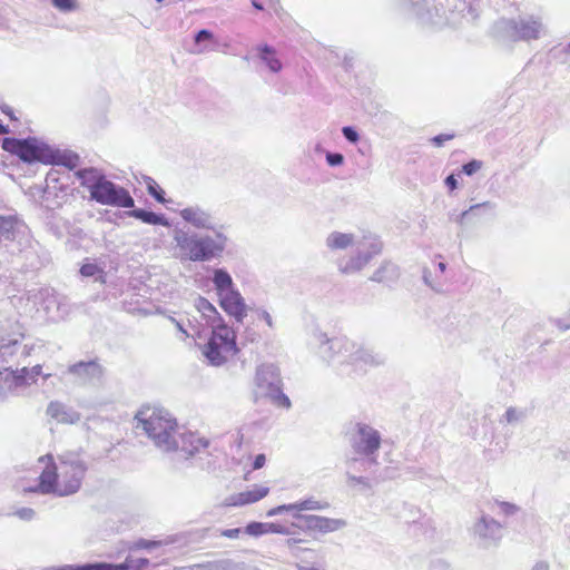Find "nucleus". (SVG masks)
<instances>
[{"label":"nucleus","instance_id":"obj_1","mask_svg":"<svg viewBox=\"0 0 570 570\" xmlns=\"http://www.w3.org/2000/svg\"><path fill=\"white\" fill-rule=\"evenodd\" d=\"M316 508V502L312 500L277 505L269 509L267 511V515L273 517L283 512H291L292 520L289 522H250L246 525L245 532L253 537H259L268 533L287 535V544L292 547L307 541L296 537L299 533L308 534L315 539L317 534L335 532L345 525V522L341 519L301 513V511Z\"/></svg>","mask_w":570,"mask_h":570},{"label":"nucleus","instance_id":"obj_2","mask_svg":"<svg viewBox=\"0 0 570 570\" xmlns=\"http://www.w3.org/2000/svg\"><path fill=\"white\" fill-rule=\"evenodd\" d=\"M43 469L33 483H29L30 470L20 476L21 488L24 492L42 494H57L60 497L76 493L82 483L87 466L83 462L72 458H60L55 462L51 454L39 458Z\"/></svg>","mask_w":570,"mask_h":570},{"label":"nucleus","instance_id":"obj_3","mask_svg":"<svg viewBox=\"0 0 570 570\" xmlns=\"http://www.w3.org/2000/svg\"><path fill=\"white\" fill-rule=\"evenodd\" d=\"M76 175L81 179V185L89 190L91 199L97 203L121 208L134 207L135 202L129 191L115 185L96 169H81Z\"/></svg>","mask_w":570,"mask_h":570},{"label":"nucleus","instance_id":"obj_4","mask_svg":"<svg viewBox=\"0 0 570 570\" xmlns=\"http://www.w3.org/2000/svg\"><path fill=\"white\" fill-rule=\"evenodd\" d=\"M135 419L155 444L164 450L177 435V421L165 409L145 405L137 412Z\"/></svg>","mask_w":570,"mask_h":570},{"label":"nucleus","instance_id":"obj_5","mask_svg":"<svg viewBox=\"0 0 570 570\" xmlns=\"http://www.w3.org/2000/svg\"><path fill=\"white\" fill-rule=\"evenodd\" d=\"M238 352L236 333L232 327L225 324L213 327L208 342L203 348L205 357L210 364L216 366L233 360Z\"/></svg>","mask_w":570,"mask_h":570},{"label":"nucleus","instance_id":"obj_6","mask_svg":"<svg viewBox=\"0 0 570 570\" xmlns=\"http://www.w3.org/2000/svg\"><path fill=\"white\" fill-rule=\"evenodd\" d=\"M2 149L18 156L24 163L39 161L42 164H50L55 161L52 158V151L40 146L32 139H17V138H4L2 140Z\"/></svg>","mask_w":570,"mask_h":570},{"label":"nucleus","instance_id":"obj_7","mask_svg":"<svg viewBox=\"0 0 570 570\" xmlns=\"http://www.w3.org/2000/svg\"><path fill=\"white\" fill-rule=\"evenodd\" d=\"M175 240L183 254L190 261H207L220 252V247L210 237L199 238L178 232L175 235Z\"/></svg>","mask_w":570,"mask_h":570},{"label":"nucleus","instance_id":"obj_8","mask_svg":"<svg viewBox=\"0 0 570 570\" xmlns=\"http://www.w3.org/2000/svg\"><path fill=\"white\" fill-rule=\"evenodd\" d=\"M41 372V365L22 367L19 370H11L8 367L2 368L0 370V390L6 392H16L20 389L36 384Z\"/></svg>","mask_w":570,"mask_h":570},{"label":"nucleus","instance_id":"obj_9","mask_svg":"<svg viewBox=\"0 0 570 570\" xmlns=\"http://www.w3.org/2000/svg\"><path fill=\"white\" fill-rule=\"evenodd\" d=\"M357 433L360 441L354 443L357 453L370 455L380 449L381 438L376 430L365 424H357Z\"/></svg>","mask_w":570,"mask_h":570},{"label":"nucleus","instance_id":"obj_10","mask_svg":"<svg viewBox=\"0 0 570 570\" xmlns=\"http://www.w3.org/2000/svg\"><path fill=\"white\" fill-rule=\"evenodd\" d=\"M203 441L193 433H181L173 438L166 451H179L186 456H191L204 448Z\"/></svg>","mask_w":570,"mask_h":570},{"label":"nucleus","instance_id":"obj_11","mask_svg":"<svg viewBox=\"0 0 570 570\" xmlns=\"http://www.w3.org/2000/svg\"><path fill=\"white\" fill-rule=\"evenodd\" d=\"M219 304L222 308L237 320L246 315V305L240 294L234 289L227 291L219 295Z\"/></svg>","mask_w":570,"mask_h":570},{"label":"nucleus","instance_id":"obj_12","mask_svg":"<svg viewBox=\"0 0 570 570\" xmlns=\"http://www.w3.org/2000/svg\"><path fill=\"white\" fill-rule=\"evenodd\" d=\"M47 415L58 423L72 424L79 420L76 412L69 411L58 401L50 402L47 407Z\"/></svg>","mask_w":570,"mask_h":570},{"label":"nucleus","instance_id":"obj_13","mask_svg":"<svg viewBox=\"0 0 570 570\" xmlns=\"http://www.w3.org/2000/svg\"><path fill=\"white\" fill-rule=\"evenodd\" d=\"M268 492L269 489L266 487H256L253 490L244 491L232 497L230 505H246L255 503L265 498L268 494Z\"/></svg>","mask_w":570,"mask_h":570},{"label":"nucleus","instance_id":"obj_14","mask_svg":"<svg viewBox=\"0 0 570 570\" xmlns=\"http://www.w3.org/2000/svg\"><path fill=\"white\" fill-rule=\"evenodd\" d=\"M129 216L135 217L142 223L150 225H161L168 227L170 224L166 217L163 215H158L154 212H148L144 209H134L129 213Z\"/></svg>","mask_w":570,"mask_h":570},{"label":"nucleus","instance_id":"obj_15","mask_svg":"<svg viewBox=\"0 0 570 570\" xmlns=\"http://www.w3.org/2000/svg\"><path fill=\"white\" fill-rule=\"evenodd\" d=\"M180 216L184 220L193 224L196 227H207L208 226V216L206 213L199 210L198 208H184L180 212Z\"/></svg>","mask_w":570,"mask_h":570},{"label":"nucleus","instance_id":"obj_16","mask_svg":"<svg viewBox=\"0 0 570 570\" xmlns=\"http://www.w3.org/2000/svg\"><path fill=\"white\" fill-rule=\"evenodd\" d=\"M326 243L331 249H344L353 244V235L344 233H333L328 236Z\"/></svg>","mask_w":570,"mask_h":570},{"label":"nucleus","instance_id":"obj_17","mask_svg":"<svg viewBox=\"0 0 570 570\" xmlns=\"http://www.w3.org/2000/svg\"><path fill=\"white\" fill-rule=\"evenodd\" d=\"M259 52L261 58L266 62L271 71L278 72L282 70V62L276 57V52L274 49H272L268 46H263L262 48H259Z\"/></svg>","mask_w":570,"mask_h":570},{"label":"nucleus","instance_id":"obj_18","mask_svg":"<svg viewBox=\"0 0 570 570\" xmlns=\"http://www.w3.org/2000/svg\"><path fill=\"white\" fill-rule=\"evenodd\" d=\"M214 284L217 289L218 296L222 293L233 289V281L229 274L223 269H218L214 275Z\"/></svg>","mask_w":570,"mask_h":570},{"label":"nucleus","instance_id":"obj_19","mask_svg":"<svg viewBox=\"0 0 570 570\" xmlns=\"http://www.w3.org/2000/svg\"><path fill=\"white\" fill-rule=\"evenodd\" d=\"M370 261L368 255H356L350 258L344 265H341L340 269L342 273H353L362 269Z\"/></svg>","mask_w":570,"mask_h":570},{"label":"nucleus","instance_id":"obj_20","mask_svg":"<svg viewBox=\"0 0 570 570\" xmlns=\"http://www.w3.org/2000/svg\"><path fill=\"white\" fill-rule=\"evenodd\" d=\"M145 184L148 193L160 204H165L167 200L165 198L164 189L157 184V181L151 177H145Z\"/></svg>","mask_w":570,"mask_h":570},{"label":"nucleus","instance_id":"obj_21","mask_svg":"<svg viewBox=\"0 0 570 570\" xmlns=\"http://www.w3.org/2000/svg\"><path fill=\"white\" fill-rule=\"evenodd\" d=\"M99 370V364L96 361L78 362L69 367V371L75 374H81L82 372L89 373Z\"/></svg>","mask_w":570,"mask_h":570},{"label":"nucleus","instance_id":"obj_22","mask_svg":"<svg viewBox=\"0 0 570 570\" xmlns=\"http://www.w3.org/2000/svg\"><path fill=\"white\" fill-rule=\"evenodd\" d=\"M540 23L537 21H530L522 23L521 26V35L525 39H535L540 33Z\"/></svg>","mask_w":570,"mask_h":570},{"label":"nucleus","instance_id":"obj_23","mask_svg":"<svg viewBox=\"0 0 570 570\" xmlns=\"http://www.w3.org/2000/svg\"><path fill=\"white\" fill-rule=\"evenodd\" d=\"M52 158L55 161L50 163L49 165H63L69 169H73L78 165L77 156L57 155L52 151Z\"/></svg>","mask_w":570,"mask_h":570},{"label":"nucleus","instance_id":"obj_24","mask_svg":"<svg viewBox=\"0 0 570 570\" xmlns=\"http://www.w3.org/2000/svg\"><path fill=\"white\" fill-rule=\"evenodd\" d=\"M476 532L481 535V537H488V533H487V530L488 529H491L492 532H498L500 533L501 531V524L494 520H491L489 522L485 521V519H482L478 524H476Z\"/></svg>","mask_w":570,"mask_h":570},{"label":"nucleus","instance_id":"obj_25","mask_svg":"<svg viewBox=\"0 0 570 570\" xmlns=\"http://www.w3.org/2000/svg\"><path fill=\"white\" fill-rule=\"evenodd\" d=\"M129 567L126 563L110 564V563H97L82 568V570H128Z\"/></svg>","mask_w":570,"mask_h":570},{"label":"nucleus","instance_id":"obj_26","mask_svg":"<svg viewBox=\"0 0 570 570\" xmlns=\"http://www.w3.org/2000/svg\"><path fill=\"white\" fill-rule=\"evenodd\" d=\"M100 273H102V269L95 263H85L80 267V274L85 277H91Z\"/></svg>","mask_w":570,"mask_h":570},{"label":"nucleus","instance_id":"obj_27","mask_svg":"<svg viewBox=\"0 0 570 570\" xmlns=\"http://www.w3.org/2000/svg\"><path fill=\"white\" fill-rule=\"evenodd\" d=\"M52 4L60 11L68 12L77 8L76 0H51Z\"/></svg>","mask_w":570,"mask_h":570},{"label":"nucleus","instance_id":"obj_28","mask_svg":"<svg viewBox=\"0 0 570 570\" xmlns=\"http://www.w3.org/2000/svg\"><path fill=\"white\" fill-rule=\"evenodd\" d=\"M197 307L206 316H210V314L217 315L216 308L205 298H199Z\"/></svg>","mask_w":570,"mask_h":570},{"label":"nucleus","instance_id":"obj_29","mask_svg":"<svg viewBox=\"0 0 570 570\" xmlns=\"http://www.w3.org/2000/svg\"><path fill=\"white\" fill-rule=\"evenodd\" d=\"M481 167H482V161L471 160V161L466 163L465 165H463L462 171L465 175L471 176V175L475 174L478 170H480Z\"/></svg>","mask_w":570,"mask_h":570},{"label":"nucleus","instance_id":"obj_30","mask_svg":"<svg viewBox=\"0 0 570 570\" xmlns=\"http://www.w3.org/2000/svg\"><path fill=\"white\" fill-rule=\"evenodd\" d=\"M454 138L453 134H441L431 139L434 146L441 147L445 141H449Z\"/></svg>","mask_w":570,"mask_h":570},{"label":"nucleus","instance_id":"obj_31","mask_svg":"<svg viewBox=\"0 0 570 570\" xmlns=\"http://www.w3.org/2000/svg\"><path fill=\"white\" fill-rule=\"evenodd\" d=\"M343 135L347 140H350L352 142H356L358 140L357 132L351 127H344Z\"/></svg>","mask_w":570,"mask_h":570},{"label":"nucleus","instance_id":"obj_32","mask_svg":"<svg viewBox=\"0 0 570 570\" xmlns=\"http://www.w3.org/2000/svg\"><path fill=\"white\" fill-rule=\"evenodd\" d=\"M343 156L341 154H327L326 160L331 166H337L343 163Z\"/></svg>","mask_w":570,"mask_h":570},{"label":"nucleus","instance_id":"obj_33","mask_svg":"<svg viewBox=\"0 0 570 570\" xmlns=\"http://www.w3.org/2000/svg\"><path fill=\"white\" fill-rule=\"evenodd\" d=\"M266 463L265 454H257L253 461V470L262 469Z\"/></svg>","mask_w":570,"mask_h":570},{"label":"nucleus","instance_id":"obj_34","mask_svg":"<svg viewBox=\"0 0 570 570\" xmlns=\"http://www.w3.org/2000/svg\"><path fill=\"white\" fill-rule=\"evenodd\" d=\"M13 228V222L9 218L0 217V232L1 230H11Z\"/></svg>","mask_w":570,"mask_h":570},{"label":"nucleus","instance_id":"obj_35","mask_svg":"<svg viewBox=\"0 0 570 570\" xmlns=\"http://www.w3.org/2000/svg\"><path fill=\"white\" fill-rule=\"evenodd\" d=\"M213 38V35L212 32H209L208 30H200L197 35H196V42H200L203 40H210Z\"/></svg>","mask_w":570,"mask_h":570},{"label":"nucleus","instance_id":"obj_36","mask_svg":"<svg viewBox=\"0 0 570 570\" xmlns=\"http://www.w3.org/2000/svg\"><path fill=\"white\" fill-rule=\"evenodd\" d=\"M240 533V529L238 528H235V529H227V530H224L222 532V535L223 537H226V538H230V539H234V538H237Z\"/></svg>","mask_w":570,"mask_h":570},{"label":"nucleus","instance_id":"obj_37","mask_svg":"<svg viewBox=\"0 0 570 570\" xmlns=\"http://www.w3.org/2000/svg\"><path fill=\"white\" fill-rule=\"evenodd\" d=\"M500 507L503 510V512H505L508 514L514 513L518 510L514 504H511L509 502H502V503H500Z\"/></svg>","mask_w":570,"mask_h":570},{"label":"nucleus","instance_id":"obj_38","mask_svg":"<svg viewBox=\"0 0 570 570\" xmlns=\"http://www.w3.org/2000/svg\"><path fill=\"white\" fill-rule=\"evenodd\" d=\"M445 184L450 188V190H454L458 186V181H456L454 175L448 176L445 179Z\"/></svg>","mask_w":570,"mask_h":570},{"label":"nucleus","instance_id":"obj_39","mask_svg":"<svg viewBox=\"0 0 570 570\" xmlns=\"http://www.w3.org/2000/svg\"><path fill=\"white\" fill-rule=\"evenodd\" d=\"M2 111L8 115L10 117V119H14V116H13V111L9 108V107H6V108H2Z\"/></svg>","mask_w":570,"mask_h":570},{"label":"nucleus","instance_id":"obj_40","mask_svg":"<svg viewBox=\"0 0 570 570\" xmlns=\"http://www.w3.org/2000/svg\"><path fill=\"white\" fill-rule=\"evenodd\" d=\"M298 569L299 570H322L317 567H309V566H304V564L298 566Z\"/></svg>","mask_w":570,"mask_h":570},{"label":"nucleus","instance_id":"obj_41","mask_svg":"<svg viewBox=\"0 0 570 570\" xmlns=\"http://www.w3.org/2000/svg\"><path fill=\"white\" fill-rule=\"evenodd\" d=\"M281 403H282V405H284V406H286V407H288V406L291 405L288 397H287V396H285V395H283V396L281 397Z\"/></svg>","mask_w":570,"mask_h":570},{"label":"nucleus","instance_id":"obj_42","mask_svg":"<svg viewBox=\"0 0 570 570\" xmlns=\"http://www.w3.org/2000/svg\"><path fill=\"white\" fill-rule=\"evenodd\" d=\"M253 7L256 8L257 10H262L263 9V6L261 3H258L257 1H253L252 2Z\"/></svg>","mask_w":570,"mask_h":570},{"label":"nucleus","instance_id":"obj_43","mask_svg":"<svg viewBox=\"0 0 570 570\" xmlns=\"http://www.w3.org/2000/svg\"><path fill=\"white\" fill-rule=\"evenodd\" d=\"M8 128L0 124V135L8 134Z\"/></svg>","mask_w":570,"mask_h":570},{"label":"nucleus","instance_id":"obj_44","mask_svg":"<svg viewBox=\"0 0 570 570\" xmlns=\"http://www.w3.org/2000/svg\"><path fill=\"white\" fill-rule=\"evenodd\" d=\"M147 564H148V560L147 559H140L139 563H138V567H144V566H147Z\"/></svg>","mask_w":570,"mask_h":570},{"label":"nucleus","instance_id":"obj_45","mask_svg":"<svg viewBox=\"0 0 570 570\" xmlns=\"http://www.w3.org/2000/svg\"><path fill=\"white\" fill-rule=\"evenodd\" d=\"M532 570H548V568L546 566L538 564Z\"/></svg>","mask_w":570,"mask_h":570},{"label":"nucleus","instance_id":"obj_46","mask_svg":"<svg viewBox=\"0 0 570 570\" xmlns=\"http://www.w3.org/2000/svg\"><path fill=\"white\" fill-rule=\"evenodd\" d=\"M438 266H439L441 272L445 271V264L444 263L440 262Z\"/></svg>","mask_w":570,"mask_h":570},{"label":"nucleus","instance_id":"obj_47","mask_svg":"<svg viewBox=\"0 0 570 570\" xmlns=\"http://www.w3.org/2000/svg\"><path fill=\"white\" fill-rule=\"evenodd\" d=\"M55 174H56V171H55V170H50V171L48 173V178H49V179H55V178H53Z\"/></svg>","mask_w":570,"mask_h":570},{"label":"nucleus","instance_id":"obj_48","mask_svg":"<svg viewBox=\"0 0 570 570\" xmlns=\"http://www.w3.org/2000/svg\"><path fill=\"white\" fill-rule=\"evenodd\" d=\"M568 49H569V51H570V42H569Z\"/></svg>","mask_w":570,"mask_h":570}]
</instances>
